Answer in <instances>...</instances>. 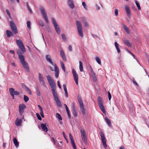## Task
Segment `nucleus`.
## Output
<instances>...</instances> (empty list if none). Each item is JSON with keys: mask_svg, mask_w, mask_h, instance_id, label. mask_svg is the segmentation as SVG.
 Returning <instances> with one entry per match:
<instances>
[{"mask_svg": "<svg viewBox=\"0 0 149 149\" xmlns=\"http://www.w3.org/2000/svg\"><path fill=\"white\" fill-rule=\"evenodd\" d=\"M9 93H11L12 94H13L14 95H18L19 94V92L15 91V89L13 88H9Z\"/></svg>", "mask_w": 149, "mask_h": 149, "instance_id": "19", "label": "nucleus"}, {"mask_svg": "<svg viewBox=\"0 0 149 149\" xmlns=\"http://www.w3.org/2000/svg\"><path fill=\"white\" fill-rule=\"evenodd\" d=\"M127 51L130 54H131L132 55V56L137 61H138L137 58L135 56L134 54L132 53L129 49H127Z\"/></svg>", "mask_w": 149, "mask_h": 149, "instance_id": "35", "label": "nucleus"}, {"mask_svg": "<svg viewBox=\"0 0 149 149\" xmlns=\"http://www.w3.org/2000/svg\"><path fill=\"white\" fill-rule=\"evenodd\" d=\"M84 143L86 144L87 143V140L86 136L81 137Z\"/></svg>", "mask_w": 149, "mask_h": 149, "instance_id": "34", "label": "nucleus"}, {"mask_svg": "<svg viewBox=\"0 0 149 149\" xmlns=\"http://www.w3.org/2000/svg\"><path fill=\"white\" fill-rule=\"evenodd\" d=\"M10 25L11 30L13 33L15 34H16L18 32V31L14 22L13 21L10 22Z\"/></svg>", "mask_w": 149, "mask_h": 149, "instance_id": "9", "label": "nucleus"}, {"mask_svg": "<svg viewBox=\"0 0 149 149\" xmlns=\"http://www.w3.org/2000/svg\"><path fill=\"white\" fill-rule=\"evenodd\" d=\"M76 23L78 34L81 37H83V33L82 28L81 24L79 21H77Z\"/></svg>", "mask_w": 149, "mask_h": 149, "instance_id": "7", "label": "nucleus"}, {"mask_svg": "<svg viewBox=\"0 0 149 149\" xmlns=\"http://www.w3.org/2000/svg\"><path fill=\"white\" fill-rule=\"evenodd\" d=\"M54 66L55 69V76L56 78L58 77L59 73V69L57 65L56 64H54Z\"/></svg>", "mask_w": 149, "mask_h": 149, "instance_id": "18", "label": "nucleus"}, {"mask_svg": "<svg viewBox=\"0 0 149 149\" xmlns=\"http://www.w3.org/2000/svg\"><path fill=\"white\" fill-rule=\"evenodd\" d=\"M22 121L21 119H18V118H17L16 120L15 125L17 126H19L21 124Z\"/></svg>", "mask_w": 149, "mask_h": 149, "instance_id": "27", "label": "nucleus"}, {"mask_svg": "<svg viewBox=\"0 0 149 149\" xmlns=\"http://www.w3.org/2000/svg\"><path fill=\"white\" fill-rule=\"evenodd\" d=\"M72 109L73 115L75 117H76L77 116V112L75 109V105L74 102H73L72 104Z\"/></svg>", "mask_w": 149, "mask_h": 149, "instance_id": "15", "label": "nucleus"}, {"mask_svg": "<svg viewBox=\"0 0 149 149\" xmlns=\"http://www.w3.org/2000/svg\"><path fill=\"white\" fill-rule=\"evenodd\" d=\"M6 12L8 15L9 17H11V15L8 9H6Z\"/></svg>", "mask_w": 149, "mask_h": 149, "instance_id": "51", "label": "nucleus"}, {"mask_svg": "<svg viewBox=\"0 0 149 149\" xmlns=\"http://www.w3.org/2000/svg\"><path fill=\"white\" fill-rule=\"evenodd\" d=\"M105 119L106 121V122L107 123V125L110 127H111V121L107 117L105 118Z\"/></svg>", "mask_w": 149, "mask_h": 149, "instance_id": "30", "label": "nucleus"}, {"mask_svg": "<svg viewBox=\"0 0 149 149\" xmlns=\"http://www.w3.org/2000/svg\"><path fill=\"white\" fill-rule=\"evenodd\" d=\"M77 99L79 104L80 109L83 115L85 114V111L84 107L83 102L81 96H78Z\"/></svg>", "mask_w": 149, "mask_h": 149, "instance_id": "4", "label": "nucleus"}, {"mask_svg": "<svg viewBox=\"0 0 149 149\" xmlns=\"http://www.w3.org/2000/svg\"><path fill=\"white\" fill-rule=\"evenodd\" d=\"M72 74L74 77V80L75 82V83L77 85H78V74L76 72V71L75 70L73 69L72 70Z\"/></svg>", "mask_w": 149, "mask_h": 149, "instance_id": "12", "label": "nucleus"}, {"mask_svg": "<svg viewBox=\"0 0 149 149\" xmlns=\"http://www.w3.org/2000/svg\"><path fill=\"white\" fill-rule=\"evenodd\" d=\"M68 3L69 6L71 8L74 7V5L73 0H68Z\"/></svg>", "mask_w": 149, "mask_h": 149, "instance_id": "22", "label": "nucleus"}, {"mask_svg": "<svg viewBox=\"0 0 149 149\" xmlns=\"http://www.w3.org/2000/svg\"><path fill=\"white\" fill-rule=\"evenodd\" d=\"M123 43L129 47H131L132 44L127 40H123Z\"/></svg>", "mask_w": 149, "mask_h": 149, "instance_id": "21", "label": "nucleus"}, {"mask_svg": "<svg viewBox=\"0 0 149 149\" xmlns=\"http://www.w3.org/2000/svg\"><path fill=\"white\" fill-rule=\"evenodd\" d=\"M46 59V60L50 63L52 65H54V64L53 63L50 56L49 55H47L45 56Z\"/></svg>", "mask_w": 149, "mask_h": 149, "instance_id": "20", "label": "nucleus"}, {"mask_svg": "<svg viewBox=\"0 0 149 149\" xmlns=\"http://www.w3.org/2000/svg\"><path fill=\"white\" fill-rule=\"evenodd\" d=\"M84 25L85 27H88V22L86 21H84Z\"/></svg>", "mask_w": 149, "mask_h": 149, "instance_id": "56", "label": "nucleus"}, {"mask_svg": "<svg viewBox=\"0 0 149 149\" xmlns=\"http://www.w3.org/2000/svg\"><path fill=\"white\" fill-rule=\"evenodd\" d=\"M48 81L52 89V93L56 101V104L59 107H61V104L56 92V84L54 80L50 76H47Z\"/></svg>", "mask_w": 149, "mask_h": 149, "instance_id": "1", "label": "nucleus"}, {"mask_svg": "<svg viewBox=\"0 0 149 149\" xmlns=\"http://www.w3.org/2000/svg\"><path fill=\"white\" fill-rule=\"evenodd\" d=\"M60 55L64 61H66V59L65 53L63 50H61L60 51Z\"/></svg>", "mask_w": 149, "mask_h": 149, "instance_id": "23", "label": "nucleus"}, {"mask_svg": "<svg viewBox=\"0 0 149 149\" xmlns=\"http://www.w3.org/2000/svg\"><path fill=\"white\" fill-rule=\"evenodd\" d=\"M115 14L116 16H117L118 15V10L117 9H115Z\"/></svg>", "mask_w": 149, "mask_h": 149, "instance_id": "53", "label": "nucleus"}, {"mask_svg": "<svg viewBox=\"0 0 149 149\" xmlns=\"http://www.w3.org/2000/svg\"><path fill=\"white\" fill-rule=\"evenodd\" d=\"M121 24L123 25V27L124 28V29L125 31L128 34H130V32L129 30V28L125 25L123 24V23H122Z\"/></svg>", "mask_w": 149, "mask_h": 149, "instance_id": "25", "label": "nucleus"}, {"mask_svg": "<svg viewBox=\"0 0 149 149\" xmlns=\"http://www.w3.org/2000/svg\"><path fill=\"white\" fill-rule=\"evenodd\" d=\"M131 27L132 29L134 30H136V26L135 25H132L131 26Z\"/></svg>", "mask_w": 149, "mask_h": 149, "instance_id": "57", "label": "nucleus"}, {"mask_svg": "<svg viewBox=\"0 0 149 149\" xmlns=\"http://www.w3.org/2000/svg\"><path fill=\"white\" fill-rule=\"evenodd\" d=\"M71 143L74 149H77L74 141H71Z\"/></svg>", "mask_w": 149, "mask_h": 149, "instance_id": "41", "label": "nucleus"}, {"mask_svg": "<svg viewBox=\"0 0 149 149\" xmlns=\"http://www.w3.org/2000/svg\"><path fill=\"white\" fill-rule=\"evenodd\" d=\"M26 6L29 11L31 13H32V11L31 8H30L29 7V6L28 3V2L26 3Z\"/></svg>", "mask_w": 149, "mask_h": 149, "instance_id": "49", "label": "nucleus"}, {"mask_svg": "<svg viewBox=\"0 0 149 149\" xmlns=\"http://www.w3.org/2000/svg\"><path fill=\"white\" fill-rule=\"evenodd\" d=\"M56 117L57 118H58L59 120H62V118L61 117V115L58 113H56Z\"/></svg>", "mask_w": 149, "mask_h": 149, "instance_id": "39", "label": "nucleus"}, {"mask_svg": "<svg viewBox=\"0 0 149 149\" xmlns=\"http://www.w3.org/2000/svg\"><path fill=\"white\" fill-rule=\"evenodd\" d=\"M26 108V107L24 104H22L19 105V111L21 116H22V114L24 112V110Z\"/></svg>", "mask_w": 149, "mask_h": 149, "instance_id": "11", "label": "nucleus"}, {"mask_svg": "<svg viewBox=\"0 0 149 149\" xmlns=\"http://www.w3.org/2000/svg\"><path fill=\"white\" fill-rule=\"evenodd\" d=\"M36 93L37 95L38 96H40V93L38 89V87H36Z\"/></svg>", "mask_w": 149, "mask_h": 149, "instance_id": "38", "label": "nucleus"}, {"mask_svg": "<svg viewBox=\"0 0 149 149\" xmlns=\"http://www.w3.org/2000/svg\"><path fill=\"white\" fill-rule=\"evenodd\" d=\"M9 52L11 54H14V56H15V53L14 52V51L13 50H11L9 51Z\"/></svg>", "mask_w": 149, "mask_h": 149, "instance_id": "61", "label": "nucleus"}, {"mask_svg": "<svg viewBox=\"0 0 149 149\" xmlns=\"http://www.w3.org/2000/svg\"><path fill=\"white\" fill-rule=\"evenodd\" d=\"M81 137L86 136V133L83 129H82L81 130Z\"/></svg>", "mask_w": 149, "mask_h": 149, "instance_id": "33", "label": "nucleus"}, {"mask_svg": "<svg viewBox=\"0 0 149 149\" xmlns=\"http://www.w3.org/2000/svg\"><path fill=\"white\" fill-rule=\"evenodd\" d=\"M98 104L99 107L102 110L103 113L104 114H106V111H105L104 107L103 105V103L102 101V99L101 97L99 96L97 99Z\"/></svg>", "mask_w": 149, "mask_h": 149, "instance_id": "5", "label": "nucleus"}, {"mask_svg": "<svg viewBox=\"0 0 149 149\" xmlns=\"http://www.w3.org/2000/svg\"><path fill=\"white\" fill-rule=\"evenodd\" d=\"M68 49L70 51H72V46L71 45H69L68 47Z\"/></svg>", "mask_w": 149, "mask_h": 149, "instance_id": "60", "label": "nucleus"}, {"mask_svg": "<svg viewBox=\"0 0 149 149\" xmlns=\"http://www.w3.org/2000/svg\"><path fill=\"white\" fill-rule=\"evenodd\" d=\"M16 42L17 45L19 46V49L17 50V53L18 55V57L20 59L21 56H24L22 54H23L25 52L26 50L23 44L20 40H16Z\"/></svg>", "mask_w": 149, "mask_h": 149, "instance_id": "2", "label": "nucleus"}, {"mask_svg": "<svg viewBox=\"0 0 149 149\" xmlns=\"http://www.w3.org/2000/svg\"><path fill=\"white\" fill-rule=\"evenodd\" d=\"M108 98L109 100H110L111 98V95L109 92L108 91Z\"/></svg>", "mask_w": 149, "mask_h": 149, "instance_id": "54", "label": "nucleus"}, {"mask_svg": "<svg viewBox=\"0 0 149 149\" xmlns=\"http://www.w3.org/2000/svg\"><path fill=\"white\" fill-rule=\"evenodd\" d=\"M22 88L27 91L29 94H32V92L30 90L24 83L21 84Z\"/></svg>", "mask_w": 149, "mask_h": 149, "instance_id": "16", "label": "nucleus"}, {"mask_svg": "<svg viewBox=\"0 0 149 149\" xmlns=\"http://www.w3.org/2000/svg\"><path fill=\"white\" fill-rule=\"evenodd\" d=\"M6 34L7 36L8 37H10L11 36H13V34L10 31L8 30H6Z\"/></svg>", "mask_w": 149, "mask_h": 149, "instance_id": "28", "label": "nucleus"}, {"mask_svg": "<svg viewBox=\"0 0 149 149\" xmlns=\"http://www.w3.org/2000/svg\"><path fill=\"white\" fill-rule=\"evenodd\" d=\"M24 100L25 102H27L29 100L28 97L25 95H24Z\"/></svg>", "mask_w": 149, "mask_h": 149, "instance_id": "42", "label": "nucleus"}, {"mask_svg": "<svg viewBox=\"0 0 149 149\" xmlns=\"http://www.w3.org/2000/svg\"><path fill=\"white\" fill-rule=\"evenodd\" d=\"M135 2L136 4V5L138 9L139 10H141V7L140 6V5L139 4V3L136 0H135Z\"/></svg>", "mask_w": 149, "mask_h": 149, "instance_id": "40", "label": "nucleus"}, {"mask_svg": "<svg viewBox=\"0 0 149 149\" xmlns=\"http://www.w3.org/2000/svg\"><path fill=\"white\" fill-rule=\"evenodd\" d=\"M79 68L81 72H83V63L81 61H79Z\"/></svg>", "mask_w": 149, "mask_h": 149, "instance_id": "32", "label": "nucleus"}, {"mask_svg": "<svg viewBox=\"0 0 149 149\" xmlns=\"http://www.w3.org/2000/svg\"><path fill=\"white\" fill-rule=\"evenodd\" d=\"M39 24L41 26H44L43 22L41 20L39 21Z\"/></svg>", "mask_w": 149, "mask_h": 149, "instance_id": "55", "label": "nucleus"}, {"mask_svg": "<svg viewBox=\"0 0 149 149\" xmlns=\"http://www.w3.org/2000/svg\"><path fill=\"white\" fill-rule=\"evenodd\" d=\"M63 136H64V138L65 139V140H66L67 143H68L69 142L68 141V139H67V138L65 136V134L64 132H63Z\"/></svg>", "mask_w": 149, "mask_h": 149, "instance_id": "50", "label": "nucleus"}, {"mask_svg": "<svg viewBox=\"0 0 149 149\" xmlns=\"http://www.w3.org/2000/svg\"><path fill=\"white\" fill-rule=\"evenodd\" d=\"M100 134L101 137L103 146L105 148H106L107 147V145L106 144V140L104 137V134L102 131H100Z\"/></svg>", "mask_w": 149, "mask_h": 149, "instance_id": "10", "label": "nucleus"}, {"mask_svg": "<svg viewBox=\"0 0 149 149\" xmlns=\"http://www.w3.org/2000/svg\"><path fill=\"white\" fill-rule=\"evenodd\" d=\"M39 9L42 15L43 18L45 19L47 23H49V22L46 13L45 12V10L44 8L42 6H41L40 7Z\"/></svg>", "mask_w": 149, "mask_h": 149, "instance_id": "6", "label": "nucleus"}, {"mask_svg": "<svg viewBox=\"0 0 149 149\" xmlns=\"http://www.w3.org/2000/svg\"><path fill=\"white\" fill-rule=\"evenodd\" d=\"M40 114L42 118L44 117V115L43 111H40Z\"/></svg>", "mask_w": 149, "mask_h": 149, "instance_id": "58", "label": "nucleus"}, {"mask_svg": "<svg viewBox=\"0 0 149 149\" xmlns=\"http://www.w3.org/2000/svg\"><path fill=\"white\" fill-rule=\"evenodd\" d=\"M57 85L60 88H61V87L60 85L59 81H57Z\"/></svg>", "mask_w": 149, "mask_h": 149, "instance_id": "59", "label": "nucleus"}, {"mask_svg": "<svg viewBox=\"0 0 149 149\" xmlns=\"http://www.w3.org/2000/svg\"><path fill=\"white\" fill-rule=\"evenodd\" d=\"M19 60L23 67L26 70L27 72H30V71L28 64L25 61L24 56H21Z\"/></svg>", "mask_w": 149, "mask_h": 149, "instance_id": "3", "label": "nucleus"}, {"mask_svg": "<svg viewBox=\"0 0 149 149\" xmlns=\"http://www.w3.org/2000/svg\"><path fill=\"white\" fill-rule=\"evenodd\" d=\"M52 22L54 26L55 30L58 34H59L60 33V30L59 26L58 25L56 22L54 18H52Z\"/></svg>", "mask_w": 149, "mask_h": 149, "instance_id": "8", "label": "nucleus"}, {"mask_svg": "<svg viewBox=\"0 0 149 149\" xmlns=\"http://www.w3.org/2000/svg\"><path fill=\"white\" fill-rule=\"evenodd\" d=\"M69 136L70 139V141H74V140L72 136V134L70 133L69 134Z\"/></svg>", "mask_w": 149, "mask_h": 149, "instance_id": "45", "label": "nucleus"}, {"mask_svg": "<svg viewBox=\"0 0 149 149\" xmlns=\"http://www.w3.org/2000/svg\"><path fill=\"white\" fill-rule=\"evenodd\" d=\"M46 124L42 123L41 124V127L42 130L45 132H47L48 131V128L46 126Z\"/></svg>", "mask_w": 149, "mask_h": 149, "instance_id": "24", "label": "nucleus"}, {"mask_svg": "<svg viewBox=\"0 0 149 149\" xmlns=\"http://www.w3.org/2000/svg\"><path fill=\"white\" fill-rule=\"evenodd\" d=\"M82 5L85 9L86 10L87 9L88 7L86 6V4L85 2H83L82 3Z\"/></svg>", "mask_w": 149, "mask_h": 149, "instance_id": "46", "label": "nucleus"}, {"mask_svg": "<svg viewBox=\"0 0 149 149\" xmlns=\"http://www.w3.org/2000/svg\"><path fill=\"white\" fill-rule=\"evenodd\" d=\"M39 80L40 84L44 87H46V85L44 81V79L41 73L39 74Z\"/></svg>", "mask_w": 149, "mask_h": 149, "instance_id": "13", "label": "nucleus"}, {"mask_svg": "<svg viewBox=\"0 0 149 149\" xmlns=\"http://www.w3.org/2000/svg\"><path fill=\"white\" fill-rule=\"evenodd\" d=\"M95 60L99 64L101 65V60L100 58L98 56L95 57Z\"/></svg>", "mask_w": 149, "mask_h": 149, "instance_id": "37", "label": "nucleus"}, {"mask_svg": "<svg viewBox=\"0 0 149 149\" xmlns=\"http://www.w3.org/2000/svg\"><path fill=\"white\" fill-rule=\"evenodd\" d=\"M13 141L15 147L17 148L19 146V143L18 142L17 139L15 138H14Z\"/></svg>", "mask_w": 149, "mask_h": 149, "instance_id": "26", "label": "nucleus"}, {"mask_svg": "<svg viewBox=\"0 0 149 149\" xmlns=\"http://www.w3.org/2000/svg\"><path fill=\"white\" fill-rule=\"evenodd\" d=\"M63 87L64 91L65 92V96L66 97H68V92H67V88H66V85L65 84H64L63 85Z\"/></svg>", "mask_w": 149, "mask_h": 149, "instance_id": "29", "label": "nucleus"}, {"mask_svg": "<svg viewBox=\"0 0 149 149\" xmlns=\"http://www.w3.org/2000/svg\"><path fill=\"white\" fill-rule=\"evenodd\" d=\"M36 116L38 118V119L39 120H42V118L41 117H40V115H39V113H36Z\"/></svg>", "mask_w": 149, "mask_h": 149, "instance_id": "44", "label": "nucleus"}, {"mask_svg": "<svg viewBox=\"0 0 149 149\" xmlns=\"http://www.w3.org/2000/svg\"><path fill=\"white\" fill-rule=\"evenodd\" d=\"M64 105L65 106V109H66V111L67 112V111H69L68 109V107L67 105L66 104H64Z\"/></svg>", "mask_w": 149, "mask_h": 149, "instance_id": "64", "label": "nucleus"}, {"mask_svg": "<svg viewBox=\"0 0 149 149\" xmlns=\"http://www.w3.org/2000/svg\"><path fill=\"white\" fill-rule=\"evenodd\" d=\"M67 114L68 116V117L69 119H70L71 118V116L70 114V113L69 112V111L67 112Z\"/></svg>", "mask_w": 149, "mask_h": 149, "instance_id": "62", "label": "nucleus"}, {"mask_svg": "<svg viewBox=\"0 0 149 149\" xmlns=\"http://www.w3.org/2000/svg\"><path fill=\"white\" fill-rule=\"evenodd\" d=\"M61 68L65 72V65L61 61Z\"/></svg>", "mask_w": 149, "mask_h": 149, "instance_id": "36", "label": "nucleus"}, {"mask_svg": "<svg viewBox=\"0 0 149 149\" xmlns=\"http://www.w3.org/2000/svg\"><path fill=\"white\" fill-rule=\"evenodd\" d=\"M91 74L92 77V79L94 82H96L97 81V78L95 74L93 71L92 68L91 67Z\"/></svg>", "mask_w": 149, "mask_h": 149, "instance_id": "14", "label": "nucleus"}, {"mask_svg": "<svg viewBox=\"0 0 149 149\" xmlns=\"http://www.w3.org/2000/svg\"><path fill=\"white\" fill-rule=\"evenodd\" d=\"M63 146V144H59V143H58V144H57V147L59 149H60L62 147V146Z\"/></svg>", "mask_w": 149, "mask_h": 149, "instance_id": "52", "label": "nucleus"}, {"mask_svg": "<svg viewBox=\"0 0 149 149\" xmlns=\"http://www.w3.org/2000/svg\"><path fill=\"white\" fill-rule=\"evenodd\" d=\"M61 36L63 40H64V41L66 40V37L64 34H62Z\"/></svg>", "mask_w": 149, "mask_h": 149, "instance_id": "48", "label": "nucleus"}, {"mask_svg": "<svg viewBox=\"0 0 149 149\" xmlns=\"http://www.w3.org/2000/svg\"><path fill=\"white\" fill-rule=\"evenodd\" d=\"M114 45L118 53H119L120 52V50L119 47V45L116 42H114Z\"/></svg>", "mask_w": 149, "mask_h": 149, "instance_id": "31", "label": "nucleus"}, {"mask_svg": "<svg viewBox=\"0 0 149 149\" xmlns=\"http://www.w3.org/2000/svg\"><path fill=\"white\" fill-rule=\"evenodd\" d=\"M125 9L127 13V16L129 18H130L131 13L129 7L127 6H125Z\"/></svg>", "mask_w": 149, "mask_h": 149, "instance_id": "17", "label": "nucleus"}, {"mask_svg": "<svg viewBox=\"0 0 149 149\" xmlns=\"http://www.w3.org/2000/svg\"><path fill=\"white\" fill-rule=\"evenodd\" d=\"M132 82H133V84L135 85H136V86H138V84H137V83L136 82V81H135V80L134 79V78H133L132 79Z\"/></svg>", "mask_w": 149, "mask_h": 149, "instance_id": "47", "label": "nucleus"}, {"mask_svg": "<svg viewBox=\"0 0 149 149\" xmlns=\"http://www.w3.org/2000/svg\"><path fill=\"white\" fill-rule=\"evenodd\" d=\"M26 24H27V27H28V29H30L31 28V23L29 21H28L27 22Z\"/></svg>", "mask_w": 149, "mask_h": 149, "instance_id": "43", "label": "nucleus"}, {"mask_svg": "<svg viewBox=\"0 0 149 149\" xmlns=\"http://www.w3.org/2000/svg\"><path fill=\"white\" fill-rule=\"evenodd\" d=\"M38 106L39 107V108L40 111H43V109H42V107L40 106L39 105H38Z\"/></svg>", "mask_w": 149, "mask_h": 149, "instance_id": "63", "label": "nucleus"}]
</instances>
